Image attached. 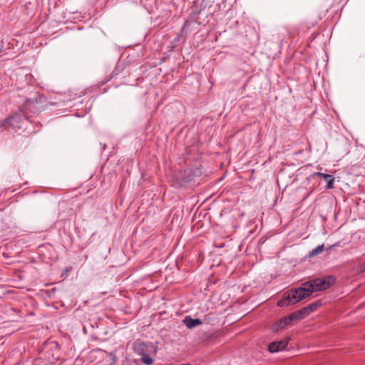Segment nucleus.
Listing matches in <instances>:
<instances>
[{
	"instance_id": "obj_1",
	"label": "nucleus",
	"mask_w": 365,
	"mask_h": 365,
	"mask_svg": "<svg viewBox=\"0 0 365 365\" xmlns=\"http://www.w3.org/2000/svg\"><path fill=\"white\" fill-rule=\"evenodd\" d=\"M32 123L30 118L22 112L15 113L11 116L6 118L2 123L0 124V130H13L17 132L19 130L26 131V134L31 135L36 133L34 130H29V125Z\"/></svg>"
},
{
	"instance_id": "obj_2",
	"label": "nucleus",
	"mask_w": 365,
	"mask_h": 365,
	"mask_svg": "<svg viewBox=\"0 0 365 365\" xmlns=\"http://www.w3.org/2000/svg\"><path fill=\"white\" fill-rule=\"evenodd\" d=\"M54 104L56 103L49 101L46 95L38 93L35 97L29 98L25 101L21 110L24 113L27 115L28 118H31L38 115L48 106Z\"/></svg>"
},
{
	"instance_id": "obj_3",
	"label": "nucleus",
	"mask_w": 365,
	"mask_h": 365,
	"mask_svg": "<svg viewBox=\"0 0 365 365\" xmlns=\"http://www.w3.org/2000/svg\"><path fill=\"white\" fill-rule=\"evenodd\" d=\"M313 293V290L307 286L291 289L287 292H284L281 299L277 302V306L280 307H288L291 304H294L301 300L306 299L311 296Z\"/></svg>"
},
{
	"instance_id": "obj_4",
	"label": "nucleus",
	"mask_w": 365,
	"mask_h": 365,
	"mask_svg": "<svg viewBox=\"0 0 365 365\" xmlns=\"http://www.w3.org/2000/svg\"><path fill=\"white\" fill-rule=\"evenodd\" d=\"M133 351L141 356V361L146 364L150 365L153 363V359L150 355L156 354L157 350L151 342H145L141 339L135 340L133 344Z\"/></svg>"
},
{
	"instance_id": "obj_5",
	"label": "nucleus",
	"mask_w": 365,
	"mask_h": 365,
	"mask_svg": "<svg viewBox=\"0 0 365 365\" xmlns=\"http://www.w3.org/2000/svg\"><path fill=\"white\" fill-rule=\"evenodd\" d=\"M336 282L333 276H327L323 278H316L303 284L304 286L309 287L314 292H320L329 289Z\"/></svg>"
},
{
	"instance_id": "obj_6",
	"label": "nucleus",
	"mask_w": 365,
	"mask_h": 365,
	"mask_svg": "<svg viewBox=\"0 0 365 365\" xmlns=\"http://www.w3.org/2000/svg\"><path fill=\"white\" fill-rule=\"evenodd\" d=\"M298 317L295 312L292 313L291 314L284 317L278 320L275 324L272 327L273 331H277L279 329H282L285 328L287 325L290 324L294 320H298Z\"/></svg>"
},
{
	"instance_id": "obj_7",
	"label": "nucleus",
	"mask_w": 365,
	"mask_h": 365,
	"mask_svg": "<svg viewBox=\"0 0 365 365\" xmlns=\"http://www.w3.org/2000/svg\"><path fill=\"white\" fill-rule=\"evenodd\" d=\"M320 306H322V302L317 300L314 303L309 304L308 306L303 307L299 311L296 312L297 316L299 319H303L305 316L310 314L312 312L317 310Z\"/></svg>"
},
{
	"instance_id": "obj_8",
	"label": "nucleus",
	"mask_w": 365,
	"mask_h": 365,
	"mask_svg": "<svg viewBox=\"0 0 365 365\" xmlns=\"http://www.w3.org/2000/svg\"><path fill=\"white\" fill-rule=\"evenodd\" d=\"M290 339L289 337L285 338L282 341H273L269 344L268 350L271 353L277 352L284 350L288 345Z\"/></svg>"
},
{
	"instance_id": "obj_9",
	"label": "nucleus",
	"mask_w": 365,
	"mask_h": 365,
	"mask_svg": "<svg viewBox=\"0 0 365 365\" xmlns=\"http://www.w3.org/2000/svg\"><path fill=\"white\" fill-rule=\"evenodd\" d=\"M312 176L313 177L319 176V177L322 178L323 180H326L327 181L326 188L327 189H331V188H333V187H334L333 184H334V178H333L332 175H329V174H325V173H319V172H317V173H314V174H312Z\"/></svg>"
},
{
	"instance_id": "obj_10",
	"label": "nucleus",
	"mask_w": 365,
	"mask_h": 365,
	"mask_svg": "<svg viewBox=\"0 0 365 365\" xmlns=\"http://www.w3.org/2000/svg\"><path fill=\"white\" fill-rule=\"evenodd\" d=\"M183 323L186 325V327L189 329L194 328L198 325L202 324V321L200 319H192L190 316L185 317L183 320Z\"/></svg>"
},
{
	"instance_id": "obj_11",
	"label": "nucleus",
	"mask_w": 365,
	"mask_h": 365,
	"mask_svg": "<svg viewBox=\"0 0 365 365\" xmlns=\"http://www.w3.org/2000/svg\"><path fill=\"white\" fill-rule=\"evenodd\" d=\"M323 250H324V245H319L309 252V256L314 257V256L321 253L323 251Z\"/></svg>"
},
{
	"instance_id": "obj_12",
	"label": "nucleus",
	"mask_w": 365,
	"mask_h": 365,
	"mask_svg": "<svg viewBox=\"0 0 365 365\" xmlns=\"http://www.w3.org/2000/svg\"><path fill=\"white\" fill-rule=\"evenodd\" d=\"M194 178H195V175L193 173L189 174V175L187 176V181H192L194 180Z\"/></svg>"
},
{
	"instance_id": "obj_13",
	"label": "nucleus",
	"mask_w": 365,
	"mask_h": 365,
	"mask_svg": "<svg viewBox=\"0 0 365 365\" xmlns=\"http://www.w3.org/2000/svg\"><path fill=\"white\" fill-rule=\"evenodd\" d=\"M359 271L365 272V262L359 265Z\"/></svg>"
},
{
	"instance_id": "obj_14",
	"label": "nucleus",
	"mask_w": 365,
	"mask_h": 365,
	"mask_svg": "<svg viewBox=\"0 0 365 365\" xmlns=\"http://www.w3.org/2000/svg\"><path fill=\"white\" fill-rule=\"evenodd\" d=\"M11 292H12V291H11V290H7V291L6 292V293H7V294H9V293H11Z\"/></svg>"
},
{
	"instance_id": "obj_15",
	"label": "nucleus",
	"mask_w": 365,
	"mask_h": 365,
	"mask_svg": "<svg viewBox=\"0 0 365 365\" xmlns=\"http://www.w3.org/2000/svg\"><path fill=\"white\" fill-rule=\"evenodd\" d=\"M36 125H37L38 127H41V125L40 124V123H36Z\"/></svg>"
}]
</instances>
